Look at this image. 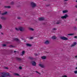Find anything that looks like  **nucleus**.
Segmentation results:
<instances>
[{
  "instance_id": "obj_47",
  "label": "nucleus",
  "mask_w": 77,
  "mask_h": 77,
  "mask_svg": "<svg viewBox=\"0 0 77 77\" xmlns=\"http://www.w3.org/2000/svg\"><path fill=\"white\" fill-rule=\"evenodd\" d=\"M1 13V11H0V14Z\"/></svg>"
},
{
  "instance_id": "obj_16",
  "label": "nucleus",
  "mask_w": 77,
  "mask_h": 77,
  "mask_svg": "<svg viewBox=\"0 0 77 77\" xmlns=\"http://www.w3.org/2000/svg\"><path fill=\"white\" fill-rule=\"evenodd\" d=\"M74 33H70L67 34V35H69V36H72V35H74Z\"/></svg>"
},
{
  "instance_id": "obj_46",
  "label": "nucleus",
  "mask_w": 77,
  "mask_h": 77,
  "mask_svg": "<svg viewBox=\"0 0 77 77\" xmlns=\"http://www.w3.org/2000/svg\"><path fill=\"white\" fill-rule=\"evenodd\" d=\"M10 47H12V46H11Z\"/></svg>"
},
{
  "instance_id": "obj_37",
  "label": "nucleus",
  "mask_w": 77,
  "mask_h": 77,
  "mask_svg": "<svg viewBox=\"0 0 77 77\" xmlns=\"http://www.w3.org/2000/svg\"><path fill=\"white\" fill-rule=\"evenodd\" d=\"M75 38H77V36H75L74 37Z\"/></svg>"
},
{
  "instance_id": "obj_14",
  "label": "nucleus",
  "mask_w": 77,
  "mask_h": 77,
  "mask_svg": "<svg viewBox=\"0 0 77 77\" xmlns=\"http://www.w3.org/2000/svg\"><path fill=\"white\" fill-rule=\"evenodd\" d=\"M45 44H49V42L48 41H46L45 42Z\"/></svg>"
},
{
  "instance_id": "obj_35",
  "label": "nucleus",
  "mask_w": 77,
  "mask_h": 77,
  "mask_svg": "<svg viewBox=\"0 0 77 77\" xmlns=\"http://www.w3.org/2000/svg\"><path fill=\"white\" fill-rule=\"evenodd\" d=\"M36 72H37V73H38L39 74H40V73L36 71Z\"/></svg>"
},
{
  "instance_id": "obj_32",
  "label": "nucleus",
  "mask_w": 77,
  "mask_h": 77,
  "mask_svg": "<svg viewBox=\"0 0 77 77\" xmlns=\"http://www.w3.org/2000/svg\"><path fill=\"white\" fill-rule=\"evenodd\" d=\"M33 38V37H31L29 38L30 39H32Z\"/></svg>"
},
{
  "instance_id": "obj_9",
  "label": "nucleus",
  "mask_w": 77,
  "mask_h": 77,
  "mask_svg": "<svg viewBox=\"0 0 77 77\" xmlns=\"http://www.w3.org/2000/svg\"><path fill=\"white\" fill-rule=\"evenodd\" d=\"M32 64L33 66H36V62H35V61H32Z\"/></svg>"
},
{
  "instance_id": "obj_27",
  "label": "nucleus",
  "mask_w": 77,
  "mask_h": 77,
  "mask_svg": "<svg viewBox=\"0 0 77 77\" xmlns=\"http://www.w3.org/2000/svg\"><path fill=\"white\" fill-rule=\"evenodd\" d=\"M74 73L75 74H77V71H74Z\"/></svg>"
},
{
  "instance_id": "obj_42",
  "label": "nucleus",
  "mask_w": 77,
  "mask_h": 77,
  "mask_svg": "<svg viewBox=\"0 0 77 77\" xmlns=\"http://www.w3.org/2000/svg\"><path fill=\"white\" fill-rule=\"evenodd\" d=\"M14 53H16V51H14Z\"/></svg>"
},
{
  "instance_id": "obj_2",
  "label": "nucleus",
  "mask_w": 77,
  "mask_h": 77,
  "mask_svg": "<svg viewBox=\"0 0 77 77\" xmlns=\"http://www.w3.org/2000/svg\"><path fill=\"white\" fill-rule=\"evenodd\" d=\"M31 6L32 8H35L36 6V4L33 2H31Z\"/></svg>"
},
{
  "instance_id": "obj_18",
  "label": "nucleus",
  "mask_w": 77,
  "mask_h": 77,
  "mask_svg": "<svg viewBox=\"0 0 77 77\" xmlns=\"http://www.w3.org/2000/svg\"><path fill=\"white\" fill-rule=\"evenodd\" d=\"M14 75H16L17 76H19V74L17 73H14Z\"/></svg>"
},
{
  "instance_id": "obj_6",
  "label": "nucleus",
  "mask_w": 77,
  "mask_h": 77,
  "mask_svg": "<svg viewBox=\"0 0 77 77\" xmlns=\"http://www.w3.org/2000/svg\"><path fill=\"white\" fill-rule=\"evenodd\" d=\"M38 20L39 21H43V20H44V18L43 17H40L38 18Z\"/></svg>"
},
{
  "instance_id": "obj_29",
  "label": "nucleus",
  "mask_w": 77,
  "mask_h": 77,
  "mask_svg": "<svg viewBox=\"0 0 77 77\" xmlns=\"http://www.w3.org/2000/svg\"><path fill=\"white\" fill-rule=\"evenodd\" d=\"M1 35H4V33H3V32H1Z\"/></svg>"
},
{
  "instance_id": "obj_38",
  "label": "nucleus",
  "mask_w": 77,
  "mask_h": 77,
  "mask_svg": "<svg viewBox=\"0 0 77 77\" xmlns=\"http://www.w3.org/2000/svg\"><path fill=\"white\" fill-rule=\"evenodd\" d=\"M35 56H37L38 54H35Z\"/></svg>"
},
{
  "instance_id": "obj_23",
  "label": "nucleus",
  "mask_w": 77,
  "mask_h": 77,
  "mask_svg": "<svg viewBox=\"0 0 77 77\" xmlns=\"http://www.w3.org/2000/svg\"><path fill=\"white\" fill-rule=\"evenodd\" d=\"M29 29L30 30H32V31H33V30H34V29L33 28H30Z\"/></svg>"
},
{
  "instance_id": "obj_1",
  "label": "nucleus",
  "mask_w": 77,
  "mask_h": 77,
  "mask_svg": "<svg viewBox=\"0 0 77 77\" xmlns=\"http://www.w3.org/2000/svg\"><path fill=\"white\" fill-rule=\"evenodd\" d=\"M2 74L1 76L2 77H6V76L9 75V73H2Z\"/></svg>"
},
{
  "instance_id": "obj_36",
  "label": "nucleus",
  "mask_w": 77,
  "mask_h": 77,
  "mask_svg": "<svg viewBox=\"0 0 77 77\" xmlns=\"http://www.w3.org/2000/svg\"><path fill=\"white\" fill-rule=\"evenodd\" d=\"M22 68V67H19V69H21Z\"/></svg>"
},
{
  "instance_id": "obj_3",
  "label": "nucleus",
  "mask_w": 77,
  "mask_h": 77,
  "mask_svg": "<svg viewBox=\"0 0 77 77\" xmlns=\"http://www.w3.org/2000/svg\"><path fill=\"white\" fill-rule=\"evenodd\" d=\"M68 17V14H66L65 16H62L61 17V18L62 19H66V18Z\"/></svg>"
},
{
  "instance_id": "obj_28",
  "label": "nucleus",
  "mask_w": 77,
  "mask_h": 77,
  "mask_svg": "<svg viewBox=\"0 0 77 77\" xmlns=\"http://www.w3.org/2000/svg\"><path fill=\"white\" fill-rule=\"evenodd\" d=\"M11 5H14V2H11Z\"/></svg>"
},
{
  "instance_id": "obj_19",
  "label": "nucleus",
  "mask_w": 77,
  "mask_h": 77,
  "mask_svg": "<svg viewBox=\"0 0 77 77\" xmlns=\"http://www.w3.org/2000/svg\"><path fill=\"white\" fill-rule=\"evenodd\" d=\"M7 13H8V12H5V13H2V15H6Z\"/></svg>"
},
{
  "instance_id": "obj_15",
  "label": "nucleus",
  "mask_w": 77,
  "mask_h": 77,
  "mask_svg": "<svg viewBox=\"0 0 77 77\" xmlns=\"http://www.w3.org/2000/svg\"><path fill=\"white\" fill-rule=\"evenodd\" d=\"M57 29L56 28H54L52 29V30L53 31H56V30H57Z\"/></svg>"
},
{
  "instance_id": "obj_17",
  "label": "nucleus",
  "mask_w": 77,
  "mask_h": 77,
  "mask_svg": "<svg viewBox=\"0 0 77 77\" xmlns=\"http://www.w3.org/2000/svg\"><path fill=\"white\" fill-rule=\"evenodd\" d=\"M27 46H28V47H31L32 46V45L29 44H26Z\"/></svg>"
},
{
  "instance_id": "obj_24",
  "label": "nucleus",
  "mask_w": 77,
  "mask_h": 77,
  "mask_svg": "<svg viewBox=\"0 0 77 77\" xmlns=\"http://www.w3.org/2000/svg\"><path fill=\"white\" fill-rule=\"evenodd\" d=\"M15 29H16V30H17V31H18V30H19V28H15Z\"/></svg>"
},
{
  "instance_id": "obj_40",
  "label": "nucleus",
  "mask_w": 77,
  "mask_h": 77,
  "mask_svg": "<svg viewBox=\"0 0 77 77\" xmlns=\"http://www.w3.org/2000/svg\"><path fill=\"white\" fill-rule=\"evenodd\" d=\"M75 58H77V55L75 56Z\"/></svg>"
},
{
  "instance_id": "obj_33",
  "label": "nucleus",
  "mask_w": 77,
  "mask_h": 77,
  "mask_svg": "<svg viewBox=\"0 0 77 77\" xmlns=\"http://www.w3.org/2000/svg\"><path fill=\"white\" fill-rule=\"evenodd\" d=\"M17 19H21V17H17Z\"/></svg>"
},
{
  "instance_id": "obj_21",
  "label": "nucleus",
  "mask_w": 77,
  "mask_h": 77,
  "mask_svg": "<svg viewBox=\"0 0 77 77\" xmlns=\"http://www.w3.org/2000/svg\"><path fill=\"white\" fill-rule=\"evenodd\" d=\"M61 22H60V21H58L57 22V24H60Z\"/></svg>"
},
{
  "instance_id": "obj_22",
  "label": "nucleus",
  "mask_w": 77,
  "mask_h": 77,
  "mask_svg": "<svg viewBox=\"0 0 77 77\" xmlns=\"http://www.w3.org/2000/svg\"><path fill=\"white\" fill-rule=\"evenodd\" d=\"M1 18L2 19V20H5V17H1Z\"/></svg>"
},
{
  "instance_id": "obj_7",
  "label": "nucleus",
  "mask_w": 77,
  "mask_h": 77,
  "mask_svg": "<svg viewBox=\"0 0 77 77\" xmlns=\"http://www.w3.org/2000/svg\"><path fill=\"white\" fill-rule=\"evenodd\" d=\"M76 44H77V42H74L72 44L71 47H74V46H75Z\"/></svg>"
},
{
  "instance_id": "obj_44",
  "label": "nucleus",
  "mask_w": 77,
  "mask_h": 77,
  "mask_svg": "<svg viewBox=\"0 0 77 77\" xmlns=\"http://www.w3.org/2000/svg\"><path fill=\"white\" fill-rule=\"evenodd\" d=\"M75 69H77V67L75 68Z\"/></svg>"
},
{
  "instance_id": "obj_34",
  "label": "nucleus",
  "mask_w": 77,
  "mask_h": 77,
  "mask_svg": "<svg viewBox=\"0 0 77 77\" xmlns=\"http://www.w3.org/2000/svg\"><path fill=\"white\" fill-rule=\"evenodd\" d=\"M62 77H67V76L66 75H63Z\"/></svg>"
},
{
  "instance_id": "obj_25",
  "label": "nucleus",
  "mask_w": 77,
  "mask_h": 77,
  "mask_svg": "<svg viewBox=\"0 0 77 77\" xmlns=\"http://www.w3.org/2000/svg\"><path fill=\"white\" fill-rule=\"evenodd\" d=\"M25 53V51H23L22 52V54H24Z\"/></svg>"
},
{
  "instance_id": "obj_8",
  "label": "nucleus",
  "mask_w": 77,
  "mask_h": 77,
  "mask_svg": "<svg viewBox=\"0 0 77 77\" xmlns=\"http://www.w3.org/2000/svg\"><path fill=\"white\" fill-rule=\"evenodd\" d=\"M19 29L20 31H24V28H23V27H20L19 28Z\"/></svg>"
},
{
  "instance_id": "obj_13",
  "label": "nucleus",
  "mask_w": 77,
  "mask_h": 77,
  "mask_svg": "<svg viewBox=\"0 0 77 77\" xmlns=\"http://www.w3.org/2000/svg\"><path fill=\"white\" fill-rule=\"evenodd\" d=\"M41 57L42 59H46V57L45 56L42 57Z\"/></svg>"
},
{
  "instance_id": "obj_4",
  "label": "nucleus",
  "mask_w": 77,
  "mask_h": 77,
  "mask_svg": "<svg viewBox=\"0 0 77 77\" xmlns=\"http://www.w3.org/2000/svg\"><path fill=\"white\" fill-rule=\"evenodd\" d=\"M60 38L61 39H63V40H64L65 41L68 40V38L65 37H61Z\"/></svg>"
},
{
  "instance_id": "obj_48",
  "label": "nucleus",
  "mask_w": 77,
  "mask_h": 77,
  "mask_svg": "<svg viewBox=\"0 0 77 77\" xmlns=\"http://www.w3.org/2000/svg\"><path fill=\"white\" fill-rule=\"evenodd\" d=\"M76 2H77V1H76Z\"/></svg>"
},
{
  "instance_id": "obj_5",
  "label": "nucleus",
  "mask_w": 77,
  "mask_h": 77,
  "mask_svg": "<svg viewBox=\"0 0 77 77\" xmlns=\"http://www.w3.org/2000/svg\"><path fill=\"white\" fill-rule=\"evenodd\" d=\"M39 65L40 67H41V68H45V66L43 64H40Z\"/></svg>"
},
{
  "instance_id": "obj_12",
  "label": "nucleus",
  "mask_w": 77,
  "mask_h": 77,
  "mask_svg": "<svg viewBox=\"0 0 77 77\" xmlns=\"http://www.w3.org/2000/svg\"><path fill=\"white\" fill-rule=\"evenodd\" d=\"M5 8H7V9H9L11 8V7L10 6H5Z\"/></svg>"
},
{
  "instance_id": "obj_10",
  "label": "nucleus",
  "mask_w": 77,
  "mask_h": 77,
  "mask_svg": "<svg viewBox=\"0 0 77 77\" xmlns=\"http://www.w3.org/2000/svg\"><path fill=\"white\" fill-rule=\"evenodd\" d=\"M52 39H56L57 37L56 36H53L51 37Z\"/></svg>"
},
{
  "instance_id": "obj_39",
  "label": "nucleus",
  "mask_w": 77,
  "mask_h": 77,
  "mask_svg": "<svg viewBox=\"0 0 77 77\" xmlns=\"http://www.w3.org/2000/svg\"><path fill=\"white\" fill-rule=\"evenodd\" d=\"M64 1H65V2H66L67 1H68V0H64Z\"/></svg>"
},
{
  "instance_id": "obj_41",
  "label": "nucleus",
  "mask_w": 77,
  "mask_h": 77,
  "mask_svg": "<svg viewBox=\"0 0 77 77\" xmlns=\"http://www.w3.org/2000/svg\"><path fill=\"white\" fill-rule=\"evenodd\" d=\"M75 7L76 8H77V5H76L75 6Z\"/></svg>"
},
{
  "instance_id": "obj_11",
  "label": "nucleus",
  "mask_w": 77,
  "mask_h": 77,
  "mask_svg": "<svg viewBox=\"0 0 77 77\" xmlns=\"http://www.w3.org/2000/svg\"><path fill=\"white\" fill-rule=\"evenodd\" d=\"M14 41H20L19 39H18L17 38H15L14 39Z\"/></svg>"
},
{
  "instance_id": "obj_45",
  "label": "nucleus",
  "mask_w": 77,
  "mask_h": 77,
  "mask_svg": "<svg viewBox=\"0 0 77 77\" xmlns=\"http://www.w3.org/2000/svg\"><path fill=\"white\" fill-rule=\"evenodd\" d=\"M76 21H77V19H76Z\"/></svg>"
},
{
  "instance_id": "obj_31",
  "label": "nucleus",
  "mask_w": 77,
  "mask_h": 77,
  "mask_svg": "<svg viewBox=\"0 0 77 77\" xmlns=\"http://www.w3.org/2000/svg\"><path fill=\"white\" fill-rule=\"evenodd\" d=\"M2 46H3V47H6V44H3L2 45Z\"/></svg>"
},
{
  "instance_id": "obj_26",
  "label": "nucleus",
  "mask_w": 77,
  "mask_h": 77,
  "mask_svg": "<svg viewBox=\"0 0 77 77\" xmlns=\"http://www.w3.org/2000/svg\"><path fill=\"white\" fill-rule=\"evenodd\" d=\"M2 25L0 24V29H2Z\"/></svg>"
},
{
  "instance_id": "obj_43",
  "label": "nucleus",
  "mask_w": 77,
  "mask_h": 77,
  "mask_svg": "<svg viewBox=\"0 0 77 77\" xmlns=\"http://www.w3.org/2000/svg\"><path fill=\"white\" fill-rule=\"evenodd\" d=\"M5 69H8V68L7 67H5Z\"/></svg>"
},
{
  "instance_id": "obj_30",
  "label": "nucleus",
  "mask_w": 77,
  "mask_h": 77,
  "mask_svg": "<svg viewBox=\"0 0 77 77\" xmlns=\"http://www.w3.org/2000/svg\"><path fill=\"white\" fill-rule=\"evenodd\" d=\"M17 60H21V59L19 58H17Z\"/></svg>"
},
{
  "instance_id": "obj_20",
  "label": "nucleus",
  "mask_w": 77,
  "mask_h": 77,
  "mask_svg": "<svg viewBox=\"0 0 77 77\" xmlns=\"http://www.w3.org/2000/svg\"><path fill=\"white\" fill-rule=\"evenodd\" d=\"M63 13H66V12H68V11L67 10H65L63 11Z\"/></svg>"
}]
</instances>
